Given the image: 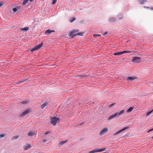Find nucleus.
<instances>
[{
  "instance_id": "obj_1",
  "label": "nucleus",
  "mask_w": 153,
  "mask_h": 153,
  "mask_svg": "<svg viewBox=\"0 0 153 153\" xmlns=\"http://www.w3.org/2000/svg\"><path fill=\"white\" fill-rule=\"evenodd\" d=\"M77 31L76 30H73L71 31L70 33V35L71 36V38H73L74 37L77 35L82 36L83 33H78L76 34H74V33Z\"/></svg>"
},
{
  "instance_id": "obj_2",
  "label": "nucleus",
  "mask_w": 153,
  "mask_h": 153,
  "mask_svg": "<svg viewBox=\"0 0 153 153\" xmlns=\"http://www.w3.org/2000/svg\"><path fill=\"white\" fill-rule=\"evenodd\" d=\"M51 123L53 124V126H55L56 124L59 122V118L55 117H53L51 118Z\"/></svg>"
},
{
  "instance_id": "obj_3",
  "label": "nucleus",
  "mask_w": 153,
  "mask_h": 153,
  "mask_svg": "<svg viewBox=\"0 0 153 153\" xmlns=\"http://www.w3.org/2000/svg\"><path fill=\"white\" fill-rule=\"evenodd\" d=\"M43 45V43H41L37 45V46L35 47H34L32 48L31 49V51L32 52H34L35 51H36L38 49H39V48H41L42 47V46Z\"/></svg>"
},
{
  "instance_id": "obj_4",
  "label": "nucleus",
  "mask_w": 153,
  "mask_h": 153,
  "mask_svg": "<svg viewBox=\"0 0 153 153\" xmlns=\"http://www.w3.org/2000/svg\"><path fill=\"white\" fill-rule=\"evenodd\" d=\"M30 111V109L29 108H27L24 111H23L20 115V117H22L26 114L29 113Z\"/></svg>"
},
{
  "instance_id": "obj_5",
  "label": "nucleus",
  "mask_w": 153,
  "mask_h": 153,
  "mask_svg": "<svg viewBox=\"0 0 153 153\" xmlns=\"http://www.w3.org/2000/svg\"><path fill=\"white\" fill-rule=\"evenodd\" d=\"M140 59V57L135 56L133 58L131 61L133 62L139 63Z\"/></svg>"
},
{
  "instance_id": "obj_6",
  "label": "nucleus",
  "mask_w": 153,
  "mask_h": 153,
  "mask_svg": "<svg viewBox=\"0 0 153 153\" xmlns=\"http://www.w3.org/2000/svg\"><path fill=\"white\" fill-rule=\"evenodd\" d=\"M128 126H126V127H124V128H122V129H120V130L118 131H117L116 133H114V135H117L118 134H119L120 132L125 131V130L128 129Z\"/></svg>"
},
{
  "instance_id": "obj_7",
  "label": "nucleus",
  "mask_w": 153,
  "mask_h": 153,
  "mask_svg": "<svg viewBox=\"0 0 153 153\" xmlns=\"http://www.w3.org/2000/svg\"><path fill=\"white\" fill-rule=\"evenodd\" d=\"M108 131V129L107 128H105L102 129L100 131V135H102L104 134Z\"/></svg>"
},
{
  "instance_id": "obj_8",
  "label": "nucleus",
  "mask_w": 153,
  "mask_h": 153,
  "mask_svg": "<svg viewBox=\"0 0 153 153\" xmlns=\"http://www.w3.org/2000/svg\"><path fill=\"white\" fill-rule=\"evenodd\" d=\"M55 31L53 30H51L50 29H48L45 31V34L48 35L50 34L52 32H54Z\"/></svg>"
},
{
  "instance_id": "obj_9",
  "label": "nucleus",
  "mask_w": 153,
  "mask_h": 153,
  "mask_svg": "<svg viewBox=\"0 0 153 153\" xmlns=\"http://www.w3.org/2000/svg\"><path fill=\"white\" fill-rule=\"evenodd\" d=\"M137 1L140 4H143L147 2V0H137Z\"/></svg>"
},
{
  "instance_id": "obj_10",
  "label": "nucleus",
  "mask_w": 153,
  "mask_h": 153,
  "mask_svg": "<svg viewBox=\"0 0 153 153\" xmlns=\"http://www.w3.org/2000/svg\"><path fill=\"white\" fill-rule=\"evenodd\" d=\"M124 110H122L121 111H120V112H117L116 113V114L117 115V116H118L121 115V114H124Z\"/></svg>"
},
{
  "instance_id": "obj_11",
  "label": "nucleus",
  "mask_w": 153,
  "mask_h": 153,
  "mask_svg": "<svg viewBox=\"0 0 153 153\" xmlns=\"http://www.w3.org/2000/svg\"><path fill=\"white\" fill-rule=\"evenodd\" d=\"M96 151L97 152H102L103 151H104L106 149V148H102L101 149H96Z\"/></svg>"
},
{
  "instance_id": "obj_12",
  "label": "nucleus",
  "mask_w": 153,
  "mask_h": 153,
  "mask_svg": "<svg viewBox=\"0 0 153 153\" xmlns=\"http://www.w3.org/2000/svg\"><path fill=\"white\" fill-rule=\"evenodd\" d=\"M117 117V115L116 114V113H115L114 114H112L111 115L108 119V120H111V119H112L115 117Z\"/></svg>"
},
{
  "instance_id": "obj_13",
  "label": "nucleus",
  "mask_w": 153,
  "mask_h": 153,
  "mask_svg": "<svg viewBox=\"0 0 153 153\" xmlns=\"http://www.w3.org/2000/svg\"><path fill=\"white\" fill-rule=\"evenodd\" d=\"M27 80V79H22L21 81H19L18 82H17V83L18 84H20L23 82L26 81Z\"/></svg>"
},
{
  "instance_id": "obj_14",
  "label": "nucleus",
  "mask_w": 153,
  "mask_h": 153,
  "mask_svg": "<svg viewBox=\"0 0 153 153\" xmlns=\"http://www.w3.org/2000/svg\"><path fill=\"white\" fill-rule=\"evenodd\" d=\"M116 19L114 17H111L109 18L108 20L109 21L111 22H114L116 21Z\"/></svg>"
},
{
  "instance_id": "obj_15",
  "label": "nucleus",
  "mask_w": 153,
  "mask_h": 153,
  "mask_svg": "<svg viewBox=\"0 0 153 153\" xmlns=\"http://www.w3.org/2000/svg\"><path fill=\"white\" fill-rule=\"evenodd\" d=\"M135 77L129 76L127 77V80H129L131 81L134 80V79H135Z\"/></svg>"
},
{
  "instance_id": "obj_16",
  "label": "nucleus",
  "mask_w": 153,
  "mask_h": 153,
  "mask_svg": "<svg viewBox=\"0 0 153 153\" xmlns=\"http://www.w3.org/2000/svg\"><path fill=\"white\" fill-rule=\"evenodd\" d=\"M76 19V18L75 17H71L69 19V22L70 23H72Z\"/></svg>"
},
{
  "instance_id": "obj_17",
  "label": "nucleus",
  "mask_w": 153,
  "mask_h": 153,
  "mask_svg": "<svg viewBox=\"0 0 153 153\" xmlns=\"http://www.w3.org/2000/svg\"><path fill=\"white\" fill-rule=\"evenodd\" d=\"M48 104V102H46L44 103L43 104H42L41 107V109L44 108Z\"/></svg>"
},
{
  "instance_id": "obj_18",
  "label": "nucleus",
  "mask_w": 153,
  "mask_h": 153,
  "mask_svg": "<svg viewBox=\"0 0 153 153\" xmlns=\"http://www.w3.org/2000/svg\"><path fill=\"white\" fill-rule=\"evenodd\" d=\"M31 146L30 144H27L26 146H25L24 149L25 150H27L30 148Z\"/></svg>"
},
{
  "instance_id": "obj_19",
  "label": "nucleus",
  "mask_w": 153,
  "mask_h": 153,
  "mask_svg": "<svg viewBox=\"0 0 153 153\" xmlns=\"http://www.w3.org/2000/svg\"><path fill=\"white\" fill-rule=\"evenodd\" d=\"M34 132L31 131H30L27 134V135L28 136H31L34 134Z\"/></svg>"
},
{
  "instance_id": "obj_20",
  "label": "nucleus",
  "mask_w": 153,
  "mask_h": 153,
  "mask_svg": "<svg viewBox=\"0 0 153 153\" xmlns=\"http://www.w3.org/2000/svg\"><path fill=\"white\" fill-rule=\"evenodd\" d=\"M67 141V140H65V141H61L59 142V145L62 146V145H63V144H64V143H66Z\"/></svg>"
},
{
  "instance_id": "obj_21",
  "label": "nucleus",
  "mask_w": 153,
  "mask_h": 153,
  "mask_svg": "<svg viewBox=\"0 0 153 153\" xmlns=\"http://www.w3.org/2000/svg\"><path fill=\"white\" fill-rule=\"evenodd\" d=\"M133 107H130L127 110L126 112L127 113H129L130 112L133 110Z\"/></svg>"
},
{
  "instance_id": "obj_22",
  "label": "nucleus",
  "mask_w": 153,
  "mask_h": 153,
  "mask_svg": "<svg viewBox=\"0 0 153 153\" xmlns=\"http://www.w3.org/2000/svg\"><path fill=\"white\" fill-rule=\"evenodd\" d=\"M21 30L23 31H27L28 30V28L27 27H25L22 28Z\"/></svg>"
},
{
  "instance_id": "obj_23",
  "label": "nucleus",
  "mask_w": 153,
  "mask_h": 153,
  "mask_svg": "<svg viewBox=\"0 0 153 153\" xmlns=\"http://www.w3.org/2000/svg\"><path fill=\"white\" fill-rule=\"evenodd\" d=\"M28 1V0H24L22 3V4L23 5H25L27 3Z\"/></svg>"
},
{
  "instance_id": "obj_24",
  "label": "nucleus",
  "mask_w": 153,
  "mask_h": 153,
  "mask_svg": "<svg viewBox=\"0 0 153 153\" xmlns=\"http://www.w3.org/2000/svg\"><path fill=\"white\" fill-rule=\"evenodd\" d=\"M96 151V149H95L93 150H92L89 151V153H94L95 152H97Z\"/></svg>"
},
{
  "instance_id": "obj_25",
  "label": "nucleus",
  "mask_w": 153,
  "mask_h": 153,
  "mask_svg": "<svg viewBox=\"0 0 153 153\" xmlns=\"http://www.w3.org/2000/svg\"><path fill=\"white\" fill-rule=\"evenodd\" d=\"M130 52H131L130 51H125L121 52L122 54H123L124 53H130Z\"/></svg>"
},
{
  "instance_id": "obj_26",
  "label": "nucleus",
  "mask_w": 153,
  "mask_h": 153,
  "mask_svg": "<svg viewBox=\"0 0 153 153\" xmlns=\"http://www.w3.org/2000/svg\"><path fill=\"white\" fill-rule=\"evenodd\" d=\"M28 102V101L27 100L21 102V104L23 105H25L27 104Z\"/></svg>"
},
{
  "instance_id": "obj_27",
  "label": "nucleus",
  "mask_w": 153,
  "mask_h": 153,
  "mask_svg": "<svg viewBox=\"0 0 153 153\" xmlns=\"http://www.w3.org/2000/svg\"><path fill=\"white\" fill-rule=\"evenodd\" d=\"M153 111V109H152V110L148 111V112H147L146 113V115L147 116H148L150 114H151L152 112Z\"/></svg>"
},
{
  "instance_id": "obj_28",
  "label": "nucleus",
  "mask_w": 153,
  "mask_h": 153,
  "mask_svg": "<svg viewBox=\"0 0 153 153\" xmlns=\"http://www.w3.org/2000/svg\"><path fill=\"white\" fill-rule=\"evenodd\" d=\"M18 137H19V136H17H17H15L13 137L12 138V140H16L17 139Z\"/></svg>"
},
{
  "instance_id": "obj_29",
  "label": "nucleus",
  "mask_w": 153,
  "mask_h": 153,
  "mask_svg": "<svg viewBox=\"0 0 153 153\" xmlns=\"http://www.w3.org/2000/svg\"><path fill=\"white\" fill-rule=\"evenodd\" d=\"M121 54H121V52H119L115 53H114V55H115V56H116V55H121Z\"/></svg>"
},
{
  "instance_id": "obj_30",
  "label": "nucleus",
  "mask_w": 153,
  "mask_h": 153,
  "mask_svg": "<svg viewBox=\"0 0 153 153\" xmlns=\"http://www.w3.org/2000/svg\"><path fill=\"white\" fill-rule=\"evenodd\" d=\"M79 76L80 77H83L84 78H85V77H87V76L86 75H79Z\"/></svg>"
},
{
  "instance_id": "obj_31",
  "label": "nucleus",
  "mask_w": 153,
  "mask_h": 153,
  "mask_svg": "<svg viewBox=\"0 0 153 153\" xmlns=\"http://www.w3.org/2000/svg\"><path fill=\"white\" fill-rule=\"evenodd\" d=\"M100 34H94L93 35V36L94 38H97L98 36H100Z\"/></svg>"
},
{
  "instance_id": "obj_32",
  "label": "nucleus",
  "mask_w": 153,
  "mask_h": 153,
  "mask_svg": "<svg viewBox=\"0 0 153 153\" xmlns=\"http://www.w3.org/2000/svg\"><path fill=\"white\" fill-rule=\"evenodd\" d=\"M57 0H52V3L53 4H55Z\"/></svg>"
},
{
  "instance_id": "obj_33",
  "label": "nucleus",
  "mask_w": 153,
  "mask_h": 153,
  "mask_svg": "<svg viewBox=\"0 0 153 153\" xmlns=\"http://www.w3.org/2000/svg\"><path fill=\"white\" fill-rule=\"evenodd\" d=\"M13 10L14 12H16L17 11V9L16 8L14 7L13 9Z\"/></svg>"
},
{
  "instance_id": "obj_34",
  "label": "nucleus",
  "mask_w": 153,
  "mask_h": 153,
  "mask_svg": "<svg viewBox=\"0 0 153 153\" xmlns=\"http://www.w3.org/2000/svg\"><path fill=\"white\" fill-rule=\"evenodd\" d=\"M102 33L103 35L104 36H105L108 34V32L106 31L105 32H102Z\"/></svg>"
},
{
  "instance_id": "obj_35",
  "label": "nucleus",
  "mask_w": 153,
  "mask_h": 153,
  "mask_svg": "<svg viewBox=\"0 0 153 153\" xmlns=\"http://www.w3.org/2000/svg\"><path fill=\"white\" fill-rule=\"evenodd\" d=\"M4 136V134H0V139L3 137Z\"/></svg>"
},
{
  "instance_id": "obj_36",
  "label": "nucleus",
  "mask_w": 153,
  "mask_h": 153,
  "mask_svg": "<svg viewBox=\"0 0 153 153\" xmlns=\"http://www.w3.org/2000/svg\"><path fill=\"white\" fill-rule=\"evenodd\" d=\"M50 132L49 131H46L45 133V134L46 135H47V134H49L50 133Z\"/></svg>"
},
{
  "instance_id": "obj_37",
  "label": "nucleus",
  "mask_w": 153,
  "mask_h": 153,
  "mask_svg": "<svg viewBox=\"0 0 153 153\" xmlns=\"http://www.w3.org/2000/svg\"><path fill=\"white\" fill-rule=\"evenodd\" d=\"M115 104L114 103H113V104H110V105L109 106H108V107H109V108H111V107H112Z\"/></svg>"
},
{
  "instance_id": "obj_38",
  "label": "nucleus",
  "mask_w": 153,
  "mask_h": 153,
  "mask_svg": "<svg viewBox=\"0 0 153 153\" xmlns=\"http://www.w3.org/2000/svg\"><path fill=\"white\" fill-rule=\"evenodd\" d=\"M152 129H153V128L149 129V130L147 132L149 133V132H150L152 131H153V130H152Z\"/></svg>"
},
{
  "instance_id": "obj_39",
  "label": "nucleus",
  "mask_w": 153,
  "mask_h": 153,
  "mask_svg": "<svg viewBox=\"0 0 153 153\" xmlns=\"http://www.w3.org/2000/svg\"><path fill=\"white\" fill-rule=\"evenodd\" d=\"M46 141V139H44L43 140L42 142L43 143H45Z\"/></svg>"
},
{
  "instance_id": "obj_40",
  "label": "nucleus",
  "mask_w": 153,
  "mask_h": 153,
  "mask_svg": "<svg viewBox=\"0 0 153 153\" xmlns=\"http://www.w3.org/2000/svg\"><path fill=\"white\" fill-rule=\"evenodd\" d=\"M3 5V4L2 3H0V7H1V6H2Z\"/></svg>"
},
{
  "instance_id": "obj_41",
  "label": "nucleus",
  "mask_w": 153,
  "mask_h": 153,
  "mask_svg": "<svg viewBox=\"0 0 153 153\" xmlns=\"http://www.w3.org/2000/svg\"><path fill=\"white\" fill-rule=\"evenodd\" d=\"M34 0H28V1H30V2H31L33 1Z\"/></svg>"
},
{
  "instance_id": "obj_42",
  "label": "nucleus",
  "mask_w": 153,
  "mask_h": 153,
  "mask_svg": "<svg viewBox=\"0 0 153 153\" xmlns=\"http://www.w3.org/2000/svg\"><path fill=\"white\" fill-rule=\"evenodd\" d=\"M123 17H120V18H118L119 19H123Z\"/></svg>"
},
{
  "instance_id": "obj_43",
  "label": "nucleus",
  "mask_w": 153,
  "mask_h": 153,
  "mask_svg": "<svg viewBox=\"0 0 153 153\" xmlns=\"http://www.w3.org/2000/svg\"><path fill=\"white\" fill-rule=\"evenodd\" d=\"M81 103H82V102H81V101H80V103H79V105H80L81 104Z\"/></svg>"
},
{
  "instance_id": "obj_44",
  "label": "nucleus",
  "mask_w": 153,
  "mask_h": 153,
  "mask_svg": "<svg viewBox=\"0 0 153 153\" xmlns=\"http://www.w3.org/2000/svg\"><path fill=\"white\" fill-rule=\"evenodd\" d=\"M144 7L145 8H148L147 7Z\"/></svg>"
},
{
  "instance_id": "obj_45",
  "label": "nucleus",
  "mask_w": 153,
  "mask_h": 153,
  "mask_svg": "<svg viewBox=\"0 0 153 153\" xmlns=\"http://www.w3.org/2000/svg\"><path fill=\"white\" fill-rule=\"evenodd\" d=\"M151 138L153 139V136Z\"/></svg>"
},
{
  "instance_id": "obj_46",
  "label": "nucleus",
  "mask_w": 153,
  "mask_h": 153,
  "mask_svg": "<svg viewBox=\"0 0 153 153\" xmlns=\"http://www.w3.org/2000/svg\"><path fill=\"white\" fill-rule=\"evenodd\" d=\"M151 9H152V10H153V8H152Z\"/></svg>"
}]
</instances>
